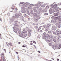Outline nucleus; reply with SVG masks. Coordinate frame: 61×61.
Segmentation results:
<instances>
[{
	"mask_svg": "<svg viewBox=\"0 0 61 61\" xmlns=\"http://www.w3.org/2000/svg\"><path fill=\"white\" fill-rule=\"evenodd\" d=\"M53 12H54V9L52 8H50L49 10L50 14H52Z\"/></svg>",
	"mask_w": 61,
	"mask_h": 61,
	"instance_id": "nucleus-5",
	"label": "nucleus"
},
{
	"mask_svg": "<svg viewBox=\"0 0 61 61\" xmlns=\"http://www.w3.org/2000/svg\"><path fill=\"white\" fill-rule=\"evenodd\" d=\"M13 31L14 32H15V33H17V31H16V30H14Z\"/></svg>",
	"mask_w": 61,
	"mask_h": 61,
	"instance_id": "nucleus-28",
	"label": "nucleus"
},
{
	"mask_svg": "<svg viewBox=\"0 0 61 61\" xmlns=\"http://www.w3.org/2000/svg\"><path fill=\"white\" fill-rule=\"evenodd\" d=\"M33 10H36V7H35L33 8Z\"/></svg>",
	"mask_w": 61,
	"mask_h": 61,
	"instance_id": "nucleus-35",
	"label": "nucleus"
},
{
	"mask_svg": "<svg viewBox=\"0 0 61 61\" xmlns=\"http://www.w3.org/2000/svg\"><path fill=\"white\" fill-rule=\"evenodd\" d=\"M61 48V44H60L59 46V49H60Z\"/></svg>",
	"mask_w": 61,
	"mask_h": 61,
	"instance_id": "nucleus-22",
	"label": "nucleus"
},
{
	"mask_svg": "<svg viewBox=\"0 0 61 61\" xmlns=\"http://www.w3.org/2000/svg\"><path fill=\"white\" fill-rule=\"evenodd\" d=\"M38 19H39L40 18H41V17H40L39 16H38H38H37V17H36Z\"/></svg>",
	"mask_w": 61,
	"mask_h": 61,
	"instance_id": "nucleus-33",
	"label": "nucleus"
},
{
	"mask_svg": "<svg viewBox=\"0 0 61 61\" xmlns=\"http://www.w3.org/2000/svg\"><path fill=\"white\" fill-rule=\"evenodd\" d=\"M42 9H41V8H39V12L41 13L42 12Z\"/></svg>",
	"mask_w": 61,
	"mask_h": 61,
	"instance_id": "nucleus-12",
	"label": "nucleus"
},
{
	"mask_svg": "<svg viewBox=\"0 0 61 61\" xmlns=\"http://www.w3.org/2000/svg\"><path fill=\"white\" fill-rule=\"evenodd\" d=\"M1 59H3V61L4 60V59H5V57H4V56H1Z\"/></svg>",
	"mask_w": 61,
	"mask_h": 61,
	"instance_id": "nucleus-13",
	"label": "nucleus"
},
{
	"mask_svg": "<svg viewBox=\"0 0 61 61\" xmlns=\"http://www.w3.org/2000/svg\"><path fill=\"white\" fill-rule=\"evenodd\" d=\"M57 6V5H54L52 7V8L53 9V8L55 9V10L56 9V8H57V7H56V6Z\"/></svg>",
	"mask_w": 61,
	"mask_h": 61,
	"instance_id": "nucleus-10",
	"label": "nucleus"
},
{
	"mask_svg": "<svg viewBox=\"0 0 61 61\" xmlns=\"http://www.w3.org/2000/svg\"><path fill=\"white\" fill-rule=\"evenodd\" d=\"M57 41L58 42H59V41H60L59 38L57 40Z\"/></svg>",
	"mask_w": 61,
	"mask_h": 61,
	"instance_id": "nucleus-49",
	"label": "nucleus"
},
{
	"mask_svg": "<svg viewBox=\"0 0 61 61\" xmlns=\"http://www.w3.org/2000/svg\"><path fill=\"white\" fill-rule=\"evenodd\" d=\"M26 36H27V35L24 33V32H22L21 33L20 36L23 38H25V37H26Z\"/></svg>",
	"mask_w": 61,
	"mask_h": 61,
	"instance_id": "nucleus-3",
	"label": "nucleus"
},
{
	"mask_svg": "<svg viewBox=\"0 0 61 61\" xmlns=\"http://www.w3.org/2000/svg\"><path fill=\"white\" fill-rule=\"evenodd\" d=\"M1 55H2V56H4V53H2L1 54Z\"/></svg>",
	"mask_w": 61,
	"mask_h": 61,
	"instance_id": "nucleus-45",
	"label": "nucleus"
},
{
	"mask_svg": "<svg viewBox=\"0 0 61 61\" xmlns=\"http://www.w3.org/2000/svg\"><path fill=\"white\" fill-rule=\"evenodd\" d=\"M25 11L24 10H23L22 13H25Z\"/></svg>",
	"mask_w": 61,
	"mask_h": 61,
	"instance_id": "nucleus-47",
	"label": "nucleus"
},
{
	"mask_svg": "<svg viewBox=\"0 0 61 61\" xmlns=\"http://www.w3.org/2000/svg\"><path fill=\"white\" fill-rule=\"evenodd\" d=\"M24 16H25V17L26 18V17H27V15H26L25 14H24Z\"/></svg>",
	"mask_w": 61,
	"mask_h": 61,
	"instance_id": "nucleus-24",
	"label": "nucleus"
},
{
	"mask_svg": "<svg viewBox=\"0 0 61 61\" xmlns=\"http://www.w3.org/2000/svg\"><path fill=\"white\" fill-rule=\"evenodd\" d=\"M48 8H49V6H47L46 8V9H48Z\"/></svg>",
	"mask_w": 61,
	"mask_h": 61,
	"instance_id": "nucleus-26",
	"label": "nucleus"
},
{
	"mask_svg": "<svg viewBox=\"0 0 61 61\" xmlns=\"http://www.w3.org/2000/svg\"><path fill=\"white\" fill-rule=\"evenodd\" d=\"M48 33H49V34H51V32L50 31H48Z\"/></svg>",
	"mask_w": 61,
	"mask_h": 61,
	"instance_id": "nucleus-46",
	"label": "nucleus"
},
{
	"mask_svg": "<svg viewBox=\"0 0 61 61\" xmlns=\"http://www.w3.org/2000/svg\"><path fill=\"white\" fill-rule=\"evenodd\" d=\"M45 40L46 42H49V40H47V39H45Z\"/></svg>",
	"mask_w": 61,
	"mask_h": 61,
	"instance_id": "nucleus-43",
	"label": "nucleus"
},
{
	"mask_svg": "<svg viewBox=\"0 0 61 61\" xmlns=\"http://www.w3.org/2000/svg\"><path fill=\"white\" fill-rule=\"evenodd\" d=\"M49 36V34H46L45 35V36H43V38H45V39H46V37H48Z\"/></svg>",
	"mask_w": 61,
	"mask_h": 61,
	"instance_id": "nucleus-8",
	"label": "nucleus"
},
{
	"mask_svg": "<svg viewBox=\"0 0 61 61\" xmlns=\"http://www.w3.org/2000/svg\"><path fill=\"white\" fill-rule=\"evenodd\" d=\"M52 42V40L51 39H50V40L49 41V42L50 43H51Z\"/></svg>",
	"mask_w": 61,
	"mask_h": 61,
	"instance_id": "nucleus-40",
	"label": "nucleus"
},
{
	"mask_svg": "<svg viewBox=\"0 0 61 61\" xmlns=\"http://www.w3.org/2000/svg\"><path fill=\"white\" fill-rule=\"evenodd\" d=\"M15 26H17L18 25H17V24H16V23H15Z\"/></svg>",
	"mask_w": 61,
	"mask_h": 61,
	"instance_id": "nucleus-53",
	"label": "nucleus"
},
{
	"mask_svg": "<svg viewBox=\"0 0 61 61\" xmlns=\"http://www.w3.org/2000/svg\"><path fill=\"white\" fill-rule=\"evenodd\" d=\"M55 18L56 20H57V19H58V18L57 17H55Z\"/></svg>",
	"mask_w": 61,
	"mask_h": 61,
	"instance_id": "nucleus-52",
	"label": "nucleus"
},
{
	"mask_svg": "<svg viewBox=\"0 0 61 61\" xmlns=\"http://www.w3.org/2000/svg\"><path fill=\"white\" fill-rule=\"evenodd\" d=\"M41 3L40 2H37V4H36L35 5L36 6V8L38 9L40 6L41 5Z\"/></svg>",
	"mask_w": 61,
	"mask_h": 61,
	"instance_id": "nucleus-2",
	"label": "nucleus"
},
{
	"mask_svg": "<svg viewBox=\"0 0 61 61\" xmlns=\"http://www.w3.org/2000/svg\"><path fill=\"white\" fill-rule=\"evenodd\" d=\"M33 15L34 16H35V17H37L38 16V15L36 13H34L33 14Z\"/></svg>",
	"mask_w": 61,
	"mask_h": 61,
	"instance_id": "nucleus-11",
	"label": "nucleus"
},
{
	"mask_svg": "<svg viewBox=\"0 0 61 61\" xmlns=\"http://www.w3.org/2000/svg\"><path fill=\"white\" fill-rule=\"evenodd\" d=\"M51 18L52 19H54V16H52L51 17Z\"/></svg>",
	"mask_w": 61,
	"mask_h": 61,
	"instance_id": "nucleus-51",
	"label": "nucleus"
},
{
	"mask_svg": "<svg viewBox=\"0 0 61 61\" xmlns=\"http://www.w3.org/2000/svg\"><path fill=\"white\" fill-rule=\"evenodd\" d=\"M34 43V44H36V41H33Z\"/></svg>",
	"mask_w": 61,
	"mask_h": 61,
	"instance_id": "nucleus-61",
	"label": "nucleus"
},
{
	"mask_svg": "<svg viewBox=\"0 0 61 61\" xmlns=\"http://www.w3.org/2000/svg\"><path fill=\"white\" fill-rule=\"evenodd\" d=\"M28 32L29 33H31V30H28Z\"/></svg>",
	"mask_w": 61,
	"mask_h": 61,
	"instance_id": "nucleus-30",
	"label": "nucleus"
},
{
	"mask_svg": "<svg viewBox=\"0 0 61 61\" xmlns=\"http://www.w3.org/2000/svg\"><path fill=\"white\" fill-rule=\"evenodd\" d=\"M30 6H34V5H33V4H30Z\"/></svg>",
	"mask_w": 61,
	"mask_h": 61,
	"instance_id": "nucleus-56",
	"label": "nucleus"
},
{
	"mask_svg": "<svg viewBox=\"0 0 61 61\" xmlns=\"http://www.w3.org/2000/svg\"><path fill=\"white\" fill-rule=\"evenodd\" d=\"M45 5H46L45 4H44L43 5H41L40 6H41V7H45Z\"/></svg>",
	"mask_w": 61,
	"mask_h": 61,
	"instance_id": "nucleus-14",
	"label": "nucleus"
},
{
	"mask_svg": "<svg viewBox=\"0 0 61 61\" xmlns=\"http://www.w3.org/2000/svg\"><path fill=\"white\" fill-rule=\"evenodd\" d=\"M49 46H52V43H50L49 44Z\"/></svg>",
	"mask_w": 61,
	"mask_h": 61,
	"instance_id": "nucleus-48",
	"label": "nucleus"
},
{
	"mask_svg": "<svg viewBox=\"0 0 61 61\" xmlns=\"http://www.w3.org/2000/svg\"><path fill=\"white\" fill-rule=\"evenodd\" d=\"M35 28H36V29H37V28H38V27L37 26H35Z\"/></svg>",
	"mask_w": 61,
	"mask_h": 61,
	"instance_id": "nucleus-50",
	"label": "nucleus"
},
{
	"mask_svg": "<svg viewBox=\"0 0 61 61\" xmlns=\"http://www.w3.org/2000/svg\"><path fill=\"white\" fill-rule=\"evenodd\" d=\"M56 25H59V24H58V23H57L56 24Z\"/></svg>",
	"mask_w": 61,
	"mask_h": 61,
	"instance_id": "nucleus-59",
	"label": "nucleus"
},
{
	"mask_svg": "<svg viewBox=\"0 0 61 61\" xmlns=\"http://www.w3.org/2000/svg\"><path fill=\"white\" fill-rule=\"evenodd\" d=\"M0 61H4V59H1L0 60Z\"/></svg>",
	"mask_w": 61,
	"mask_h": 61,
	"instance_id": "nucleus-58",
	"label": "nucleus"
},
{
	"mask_svg": "<svg viewBox=\"0 0 61 61\" xmlns=\"http://www.w3.org/2000/svg\"><path fill=\"white\" fill-rule=\"evenodd\" d=\"M8 44L9 45H10V46H12V45H11V44H12V43H11L10 42Z\"/></svg>",
	"mask_w": 61,
	"mask_h": 61,
	"instance_id": "nucleus-36",
	"label": "nucleus"
},
{
	"mask_svg": "<svg viewBox=\"0 0 61 61\" xmlns=\"http://www.w3.org/2000/svg\"><path fill=\"white\" fill-rule=\"evenodd\" d=\"M59 45L58 44H56L55 45V48L56 49H59Z\"/></svg>",
	"mask_w": 61,
	"mask_h": 61,
	"instance_id": "nucleus-7",
	"label": "nucleus"
},
{
	"mask_svg": "<svg viewBox=\"0 0 61 61\" xmlns=\"http://www.w3.org/2000/svg\"><path fill=\"white\" fill-rule=\"evenodd\" d=\"M23 31H25V28L23 29Z\"/></svg>",
	"mask_w": 61,
	"mask_h": 61,
	"instance_id": "nucleus-63",
	"label": "nucleus"
},
{
	"mask_svg": "<svg viewBox=\"0 0 61 61\" xmlns=\"http://www.w3.org/2000/svg\"><path fill=\"white\" fill-rule=\"evenodd\" d=\"M30 11V14H33L34 11L32 10H31Z\"/></svg>",
	"mask_w": 61,
	"mask_h": 61,
	"instance_id": "nucleus-17",
	"label": "nucleus"
},
{
	"mask_svg": "<svg viewBox=\"0 0 61 61\" xmlns=\"http://www.w3.org/2000/svg\"><path fill=\"white\" fill-rule=\"evenodd\" d=\"M51 38L50 36H48V37H47V38L48 39H49Z\"/></svg>",
	"mask_w": 61,
	"mask_h": 61,
	"instance_id": "nucleus-37",
	"label": "nucleus"
},
{
	"mask_svg": "<svg viewBox=\"0 0 61 61\" xmlns=\"http://www.w3.org/2000/svg\"><path fill=\"white\" fill-rule=\"evenodd\" d=\"M41 30V27H39L38 30V32H39V30Z\"/></svg>",
	"mask_w": 61,
	"mask_h": 61,
	"instance_id": "nucleus-25",
	"label": "nucleus"
},
{
	"mask_svg": "<svg viewBox=\"0 0 61 61\" xmlns=\"http://www.w3.org/2000/svg\"><path fill=\"white\" fill-rule=\"evenodd\" d=\"M25 33H27V31L25 30V31L24 32Z\"/></svg>",
	"mask_w": 61,
	"mask_h": 61,
	"instance_id": "nucleus-57",
	"label": "nucleus"
},
{
	"mask_svg": "<svg viewBox=\"0 0 61 61\" xmlns=\"http://www.w3.org/2000/svg\"><path fill=\"white\" fill-rule=\"evenodd\" d=\"M27 14L29 15H30V13H29V11H28L27 12Z\"/></svg>",
	"mask_w": 61,
	"mask_h": 61,
	"instance_id": "nucleus-16",
	"label": "nucleus"
},
{
	"mask_svg": "<svg viewBox=\"0 0 61 61\" xmlns=\"http://www.w3.org/2000/svg\"><path fill=\"white\" fill-rule=\"evenodd\" d=\"M60 32L61 33H57V36H59V34H61V31H60Z\"/></svg>",
	"mask_w": 61,
	"mask_h": 61,
	"instance_id": "nucleus-41",
	"label": "nucleus"
},
{
	"mask_svg": "<svg viewBox=\"0 0 61 61\" xmlns=\"http://www.w3.org/2000/svg\"><path fill=\"white\" fill-rule=\"evenodd\" d=\"M29 36H31V33H29Z\"/></svg>",
	"mask_w": 61,
	"mask_h": 61,
	"instance_id": "nucleus-54",
	"label": "nucleus"
},
{
	"mask_svg": "<svg viewBox=\"0 0 61 61\" xmlns=\"http://www.w3.org/2000/svg\"><path fill=\"white\" fill-rule=\"evenodd\" d=\"M58 14L57 13H56L54 14V16H58Z\"/></svg>",
	"mask_w": 61,
	"mask_h": 61,
	"instance_id": "nucleus-18",
	"label": "nucleus"
},
{
	"mask_svg": "<svg viewBox=\"0 0 61 61\" xmlns=\"http://www.w3.org/2000/svg\"><path fill=\"white\" fill-rule=\"evenodd\" d=\"M23 6L24 8H25V7H26V5H23Z\"/></svg>",
	"mask_w": 61,
	"mask_h": 61,
	"instance_id": "nucleus-27",
	"label": "nucleus"
},
{
	"mask_svg": "<svg viewBox=\"0 0 61 61\" xmlns=\"http://www.w3.org/2000/svg\"><path fill=\"white\" fill-rule=\"evenodd\" d=\"M25 4L27 5H30V3H26Z\"/></svg>",
	"mask_w": 61,
	"mask_h": 61,
	"instance_id": "nucleus-38",
	"label": "nucleus"
},
{
	"mask_svg": "<svg viewBox=\"0 0 61 61\" xmlns=\"http://www.w3.org/2000/svg\"><path fill=\"white\" fill-rule=\"evenodd\" d=\"M51 25L50 24H48L47 25V26L48 27H49V26H50Z\"/></svg>",
	"mask_w": 61,
	"mask_h": 61,
	"instance_id": "nucleus-20",
	"label": "nucleus"
},
{
	"mask_svg": "<svg viewBox=\"0 0 61 61\" xmlns=\"http://www.w3.org/2000/svg\"><path fill=\"white\" fill-rule=\"evenodd\" d=\"M57 29V27H56L55 25H53L52 27V29L54 31H55L56 29Z\"/></svg>",
	"mask_w": 61,
	"mask_h": 61,
	"instance_id": "nucleus-6",
	"label": "nucleus"
},
{
	"mask_svg": "<svg viewBox=\"0 0 61 61\" xmlns=\"http://www.w3.org/2000/svg\"><path fill=\"white\" fill-rule=\"evenodd\" d=\"M57 17L58 18H58L60 20V19H61L60 18L61 17H60V16H58Z\"/></svg>",
	"mask_w": 61,
	"mask_h": 61,
	"instance_id": "nucleus-42",
	"label": "nucleus"
},
{
	"mask_svg": "<svg viewBox=\"0 0 61 61\" xmlns=\"http://www.w3.org/2000/svg\"><path fill=\"white\" fill-rule=\"evenodd\" d=\"M20 4H24V2H20Z\"/></svg>",
	"mask_w": 61,
	"mask_h": 61,
	"instance_id": "nucleus-55",
	"label": "nucleus"
},
{
	"mask_svg": "<svg viewBox=\"0 0 61 61\" xmlns=\"http://www.w3.org/2000/svg\"><path fill=\"white\" fill-rule=\"evenodd\" d=\"M53 35H56V33L55 32H53Z\"/></svg>",
	"mask_w": 61,
	"mask_h": 61,
	"instance_id": "nucleus-39",
	"label": "nucleus"
},
{
	"mask_svg": "<svg viewBox=\"0 0 61 61\" xmlns=\"http://www.w3.org/2000/svg\"><path fill=\"white\" fill-rule=\"evenodd\" d=\"M45 31H46V32H47V29H45Z\"/></svg>",
	"mask_w": 61,
	"mask_h": 61,
	"instance_id": "nucleus-62",
	"label": "nucleus"
},
{
	"mask_svg": "<svg viewBox=\"0 0 61 61\" xmlns=\"http://www.w3.org/2000/svg\"><path fill=\"white\" fill-rule=\"evenodd\" d=\"M13 29L16 30L18 31L17 34H19V35H20L19 34L21 33V30L20 29H19L18 28H17L15 27H14L13 28Z\"/></svg>",
	"mask_w": 61,
	"mask_h": 61,
	"instance_id": "nucleus-1",
	"label": "nucleus"
},
{
	"mask_svg": "<svg viewBox=\"0 0 61 61\" xmlns=\"http://www.w3.org/2000/svg\"><path fill=\"white\" fill-rule=\"evenodd\" d=\"M21 13H19V14H15V17L16 18H18L19 17V16H20V15H21Z\"/></svg>",
	"mask_w": 61,
	"mask_h": 61,
	"instance_id": "nucleus-4",
	"label": "nucleus"
},
{
	"mask_svg": "<svg viewBox=\"0 0 61 61\" xmlns=\"http://www.w3.org/2000/svg\"><path fill=\"white\" fill-rule=\"evenodd\" d=\"M30 45H33V43H30Z\"/></svg>",
	"mask_w": 61,
	"mask_h": 61,
	"instance_id": "nucleus-64",
	"label": "nucleus"
},
{
	"mask_svg": "<svg viewBox=\"0 0 61 61\" xmlns=\"http://www.w3.org/2000/svg\"><path fill=\"white\" fill-rule=\"evenodd\" d=\"M34 20L35 21H36V20H37V19L36 18H34Z\"/></svg>",
	"mask_w": 61,
	"mask_h": 61,
	"instance_id": "nucleus-44",
	"label": "nucleus"
},
{
	"mask_svg": "<svg viewBox=\"0 0 61 61\" xmlns=\"http://www.w3.org/2000/svg\"><path fill=\"white\" fill-rule=\"evenodd\" d=\"M42 12H46V10H42Z\"/></svg>",
	"mask_w": 61,
	"mask_h": 61,
	"instance_id": "nucleus-21",
	"label": "nucleus"
},
{
	"mask_svg": "<svg viewBox=\"0 0 61 61\" xmlns=\"http://www.w3.org/2000/svg\"><path fill=\"white\" fill-rule=\"evenodd\" d=\"M44 15H48V14L47 13H44Z\"/></svg>",
	"mask_w": 61,
	"mask_h": 61,
	"instance_id": "nucleus-32",
	"label": "nucleus"
},
{
	"mask_svg": "<svg viewBox=\"0 0 61 61\" xmlns=\"http://www.w3.org/2000/svg\"><path fill=\"white\" fill-rule=\"evenodd\" d=\"M58 22L59 23H61V19H60V20H58Z\"/></svg>",
	"mask_w": 61,
	"mask_h": 61,
	"instance_id": "nucleus-23",
	"label": "nucleus"
},
{
	"mask_svg": "<svg viewBox=\"0 0 61 61\" xmlns=\"http://www.w3.org/2000/svg\"><path fill=\"white\" fill-rule=\"evenodd\" d=\"M56 32H57V33H59V31L58 30H57L56 31Z\"/></svg>",
	"mask_w": 61,
	"mask_h": 61,
	"instance_id": "nucleus-60",
	"label": "nucleus"
},
{
	"mask_svg": "<svg viewBox=\"0 0 61 61\" xmlns=\"http://www.w3.org/2000/svg\"><path fill=\"white\" fill-rule=\"evenodd\" d=\"M52 48H53V49H54L55 50V46L53 45H52Z\"/></svg>",
	"mask_w": 61,
	"mask_h": 61,
	"instance_id": "nucleus-19",
	"label": "nucleus"
},
{
	"mask_svg": "<svg viewBox=\"0 0 61 61\" xmlns=\"http://www.w3.org/2000/svg\"><path fill=\"white\" fill-rule=\"evenodd\" d=\"M40 37H41L40 35H39V36H37V37L38 38H40Z\"/></svg>",
	"mask_w": 61,
	"mask_h": 61,
	"instance_id": "nucleus-31",
	"label": "nucleus"
},
{
	"mask_svg": "<svg viewBox=\"0 0 61 61\" xmlns=\"http://www.w3.org/2000/svg\"><path fill=\"white\" fill-rule=\"evenodd\" d=\"M46 33L44 32V33L43 34V36L42 37L43 38L44 36H46Z\"/></svg>",
	"mask_w": 61,
	"mask_h": 61,
	"instance_id": "nucleus-15",
	"label": "nucleus"
},
{
	"mask_svg": "<svg viewBox=\"0 0 61 61\" xmlns=\"http://www.w3.org/2000/svg\"><path fill=\"white\" fill-rule=\"evenodd\" d=\"M46 25H44L43 26V27L44 28H45L46 27Z\"/></svg>",
	"mask_w": 61,
	"mask_h": 61,
	"instance_id": "nucleus-34",
	"label": "nucleus"
},
{
	"mask_svg": "<svg viewBox=\"0 0 61 61\" xmlns=\"http://www.w3.org/2000/svg\"><path fill=\"white\" fill-rule=\"evenodd\" d=\"M55 11L57 13H59V9H58V8H56V9L55 10Z\"/></svg>",
	"mask_w": 61,
	"mask_h": 61,
	"instance_id": "nucleus-9",
	"label": "nucleus"
},
{
	"mask_svg": "<svg viewBox=\"0 0 61 61\" xmlns=\"http://www.w3.org/2000/svg\"><path fill=\"white\" fill-rule=\"evenodd\" d=\"M53 41L55 43H56V39H53Z\"/></svg>",
	"mask_w": 61,
	"mask_h": 61,
	"instance_id": "nucleus-29",
	"label": "nucleus"
}]
</instances>
